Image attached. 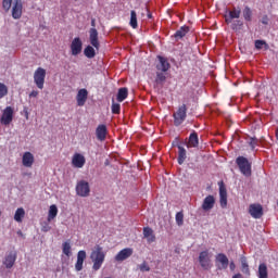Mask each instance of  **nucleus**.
I'll list each match as a JSON object with an SVG mask.
<instances>
[{
  "label": "nucleus",
  "instance_id": "f257e3e1",
  "mask_svg": "<svg viewBox=\"0 0 278 278\" xmlns=\"http://www.w3.org/2000/svg\"><path fill=\"white\" fill-rule=\"evenodd\" d=\"M2 8L4 12H10L12 14V18L18 21L23 16V0H3Z\"/></svg>",
  "mask_w": 278,
  "mask_h": 278
},
{
  "label": "nucleus",
  "instance_id": "f03ea898",
  "mask_svg": "<svg viewBox=\"0 0 278 278\" xmlns=\"http://www.w3.org/2000/svg\"><path fill=\"white\" fill-rule=\"evenodd\" d=\"M90 260L93 263L92 270H101V266L105 262V252L101 245H96L90 254Z\"/></svg>",
  "mask_w": 278,
  "mask_h": 278
},
{
  "label": "nucleus",
  "instance_id": "7ed1b4c3",
  "mask_svg": "<svg viewBox=\"0 0 278 278\" xmlns=\"http://www.w3.org/2000/svg\"><path fill=\"white\" fill-rule=\"evenodd\" d=\"M173 118L175 127L184 125V122L188 118V106L186 104L178 106L177 111L173 113Z\"/></svg>",
  "mask_w": 278,
  "mask_h": 278
},
{
  "label": "nucleus",
  "instance_id": "20e7f679",
  "mask_svg": "<svg viewBox=\"0 0 278 278\" xmlns=\"http://www.w3.org/2000/svg\"><path fill=\"white\" fill-rule=\"evenodd\" d=\"M236 164L239 167L240 173H242L244 177H251L252 170H251V162H249V159L244 156H238L236 159Z\"/></svg>",
  "mask_w": 278,
  "mask_h": 278
},
{
  "label": "nucleus",
  "instance_id": "39448f33",
  "mask_svg": "<svg viewBox=\"0 0 278 278\" xmlns=\"http://www.w3.org/2000/svg\"><path fill=\"white\" fill-rule=\"evenodd\" d=\"M198 262H199L201 268H203V270H211L212 269V256L210 255V251L204 250V251L200 252Z\"/></svg>",
  "mask_w": 278,
  "mask_h": 278
},
{
  "label": "nucleus",
  "instance_id": "423d86ee",
  "mask_svg": "<svg viewBox=\"0 0 278 278\" xmlns=\"http://www.w3.org/2000/svg\"><path fill=\"white\" fill-rule=\"evenodd\" d=\"M89 40L90 45L94 47V49H99V31L97 30V20L93 17L91 18V28L89 29Z\"/></svg>",
  "mask_w": 278,
  "mask_h": 278
},
{
  "label": "nucleus",
  "instance_id": "0eeeda50",
  "mask_svg": "<svg viewBox=\"0 0 278 278\" xmlns=\"http://www.w3.org/2000/svg\"><path fill=\"white\" fill-rule=\"evenodd\" d=\"M47 77V70L42 67H38L34 73V81L39 88V90H42L45 88V79Z\"/></svg>",
  "mask_w": 278,
  "mask_h": 278
},
{
  "label": "nucleus",
  "instance_id": "6e6552de",
  "mask_svg": "<svg viewBox=\"0 0 278 278\" xmlns=\"http://www.w3.org/2000/svg\"><path fill=\"white\" fill-rule=\"evenodd\" d=\"M12 121H14V109L12 106H7L2 112L0 123L1 125L8 126Z\"/></svg>",
  "mask_w": 278,
  "mask_h": 278
},
{
  "label": "nucleus",
  "instance_id": "1a4fd4ad",
  "mask_svg": "<svg viewBox=\"0 0 278 278\" xmlns=\"http://www.w3.org/2000/svg\"><path fill=\"white\" fill-rule=\"evenodd\" d=\"M76 193L78 197H89L90 195V184L86 180H80L76 185Z\"/></svg>",
  "mask_w": 278,
  "mask_h": 278
},
{
  "label": "nucleus",
  "instance_id": "9d476101",
  "mask_svg": "<svg viewBox=\"0 0 278 278\" xmlns=\"http://www.w3.org/2000/svg\"><path fill=\"white\" fill-rule=\"evenodd\" d=\"M249 214L252 218H262L264 216V207H262V204H250Z\"/></svg>",
  "mask_w": 278,
  "mask_h": 278
},
{
  "label": "nucleus",
  "instance_id": "9b49d317",
  "mask_svg": "<svg viewBox=\"0 0 278 278\" xmlns=\"http://www.w3.org/2000/svg\"><path fill=\"white\" fill-rule=\"evenodd\" d=\"M72 55H79L81 53V49H84V42H81V38L76 37L72 40L71 43Z\"/></svg>",
  "mask_w": 278,
  "mask_h": 278
},
{
  "label": "nucleus",
  "instance_id": "f8f14e48",
  "mask_svg": "<svg viewBox=\"0 0 278 278\" xmlns=\"http://www.w3.org/2000/svg\"><path fill=\"white\" fill-rule=\"evenodd\" d=\"M159 62L155 65L156 71L168 73L170 71V63L164 56H157Z\"/></svg>",
  "mask_w": 278,
  "mask_h": 278
},
{
  "label": "nucleus",
  "instance_id": "ddd939ff",
  "mask_svg": "<svg viewBox=\"0 0 278 278\" xmlns=\"http://www.w3.org/2000/svg\"><path fill=\"white\" fill-rule=\"evenodd\" d=\"M216 264H220L222 266H218L219 270H227L229 267V258L225 253H219L215 256Z\"/></svg>",
  "mask_w": 278,
  "mask_h": 278
},
{
  "label": "nucleus",
  "instance_id": "4468645a",
  "mask_svg": "<svg viewBox=\"0 0 278 278\" xmlns=\"http://www.w3.org/2000/svg\"><path fill=\"white\" fill-rule=\"evenodd\" d=\"M131 255H134V249L125 248L116 254L115 261L116 262H125V260H129V257H131Z\"/></svg>",
  "mask_w": 278,
  "mask_h": 278
},
{
  "label": "nucleus",
  "instance_id": "2eb2a0df",
  "mask_svg": "<svg viewBox=\"0 0 278 278\" xmlns=\"http://www.w3.org/2000/svg\"><path fill=\"white\" fill-rule=\"evenodd\" d=\"M86 165V156L80 153H75L72 157V166L74 168H84Z\"/></svg>",
  "mask_w": 278,
  "mask_h": 278
},
{
  "label": "nucleus",
  "instance_id": "dca6fc26",
  "mask_svg": "<svg viewBox=\"0 0 278 278\" xmlns=\"http://www.w3.org/2000/svg\"><path fill=\"white\" fill-rule=\"evenodd\" d=\"M173 147H177L178 149L177 160H178V164L181 166V164H184V162H186V159L188 157L186 148H184L179 141L173 142Z\"/></svg>",
  "mask_w": 278,
  "mask_h": 278
},
{
  "label": "nucleus",
  "instance_id": "f3484780",
  "mask_svg": "<svg viewBox=\"0 0 278 278\" xmlns=\"http://www.w3.org/2000/svg\"><path fill=\"white\" fill-rule=\"evenodd\" d=\"M219 203L223 210L227 207V188L225 187V184L223 181H220L219 184Z\"/></svg>",
  "mask_w": 278,
  "mask_h": 278
},
{
  "label": "nucleus",
  "instance_id": "a211bd4d",
  "mask_svg": "<svg viewBox=\"0 0 278 278\" xmlns=\"http://www.w3.org/2000/svg\"><path fill=\"white\" fill-rule=\"evenodd\" d=\"M96 136L100 142H104L108 138V126H105V124H100L96 129Z\"/></svg>",
  "mask_w": 278,
  "mask_h": 278
},
{
  "label": "nucleus",
  "instance_id": "6ab92c4d",
  "mask_svg": "<svg viewBox=\"0 0 278 278\" xmlns=\"http://www.w3.org/2000/svg\"><path fill=\"white\" fill-rule=\"evenodd\" d=\"M76 101L79 108H84V105H86V101H88V90L79 89L76 96Z\"/></svg>",
  "mask_w": 278,
  "mask_h": 278
},
{
  "label": "nucleus",
  "instance_id": "aec40b11",
  "mask_svg": "<svg viewBox=\"0 0 278 278\" xmlns=\"http://www.w3.org/2000/svg\"><path fill=\"white\" fill-rule=\"evenodd\" d=\"M84 262H86V251L80 250L77 253V261L75 264V269L77 270V273L84 270Z\"/></svg>",
  "mask_w": 278,
  "mask_h": 278
},
{
  "label": "nucleus",
  "instance_id": "412c9836",
  "mask_svg": "<svg viewBox=\"0 0 278 278\" xmlns=\"http://www.w3.org/2000/svg\"><path fill=\"white\" fill-rule=\"evenodd\" d=\"M215 204H216V199H214V195H207L202 203V210L204 212H210V210L214 208Z\"/></svg>",
  "mask_w": 278,
  "mask_h": 278
},
{
  "label": "nucleus",
  "instance_id": "4be33fe9",
  "mask_svg": "<svg viewBox=\"0 0 278 278\" xmlns=\"http://www.w3.org/2000/svg\"><path fill=\"white\" fill-rule=\"evenodd\" d=\"M240 14H242V11L233 8L231 11H228V15H225V22L229 25L232 23L233 18H240Z\"/></svg>",
  "mask_w": 278,
  "mask_h": 278
},
{
  "label": "nucleus",
  "instance_id": "5701e85b",
  "mask_svg": "<svg viewBox=\"0 0 278 278\" xmlns=\"http://www.w3.org/2000/svg\"><path fill=\"white\" fill-rule=\"evenodd\" d=\"M34 154L31 152H25L22 156V164L25 166V168H31L34 166Z\"/></svg>",
  "mask_w": 278,
  "mask_h": 278
},
{
  "label": "nucleus",
  "instance_id": "b1692460",
  "mask_svg": "<svg viewBox=\"0 0 278 278\" xmlns=\"http://www.w3.org/2000/svg\"><path fill=\"white\" fill-rule=\"evenodd\" d=\"M15 263H16V253L10 252L3 261V265L5 266V268H12Z\"/></svg>",
  "mask_w": 278,
  "mask_h": 278
},
{
  "label": "nucleus",
  "instance_id": "393cba45",
  "mask_svg": "<svg viewBox=\"0 0 278 278\" xmlns=\"http://www.w3.org/2000/svg\"><path fill=\"white\" fill-rule=\"evenodd\" d=\"M187 147L188 149H197L199 147V135L197 131L190 134Z\"/></svg>",
  "mask_w": 278,
  "mask_h": 278
},
{
  "label": "nucleus",
  "instance_id": "a878e982",
  "mask_svg": "<svg viewBox=\"0 0 278 278\" xmlns=\"http://www.w3.org/2000/svg\"><path fill=\"white\" fill-rule=\"evenodd\" d=\"M190 31V27L188 26H181L176 33L174 34V38L177 40H181V38H185L187 34Z\"/></svg>",
  "mask_w": 278,
  "mask_h": 278
},
{
  "label": "nucleus",
  "instance_id": "bb28decb",
  "mask_svg": "<svg viewBox=\"0 0 278 278\" xmlns=\"http://www.w3.org/2000/svg\"><path fill=\"white\" fill-rule=\"evenodd\" d=\"M127 97H129V89H127V87L119 88L117 92V101L123 103Z\"/></svg>",
  "mask_w": 278,
  "mask_h": 278
},
{
  "label": "nucleus",
  "instance_id": "cd10ccee",
  "mask_svg": "<svg viewBox=\"0 0 278 278\" xmlns=\"http://www.w3.org/2000/svg\"><path fill=\"white\" fill-rule=\"evenodd\" d=\"M258 278H268V266L266 263H261L258 265V271H257Z\"/></svg>",
  "mask_w": 278,
  "mask_h": 278
},
{
  "label": "nucleus",
  "instance_id": "c85d7f7f",
  "mask_svg": "<svg viewBox=\"0 0 278 278\" xmlns=\"http://www.w3.org/2000/svg\"><path fill=\"white\" fill-rule=\"evenodd\" d=\"M242 14L244 21H247L248 23H251V21H253V10H251L249 5L244 7Z\"/></svg>",
  "mask_w": 278,
  "mask_h": 278
},
{
  "label": "nucleus",
  "instance_id": "c756f323",
  "mask_svg": "<svg viewBox=\"0 0 278 278\" xmlns=\"http://www.w3.org/2000/svg\"><path fill=\"white\" fill-rule=\"evenodd\" d=\"M166 73L167 72L156 71L155 84L159 86H164V83L166 81Z\"/></svg>",
  "mask_w": 278,
  "mask_h": 278
},
{
  "label": "nucleus",
  "instance_id": "7c9ffc66",
  "mask_svg": "<svg viewBox=\"0 0 278 278\" xmlns=\"http://www.w3.org/2000/svg\"><path fill=\"white\" fill-rule=\"evenodd\" d=\"M143 237L147 238L148 242H153L155 240V235L153 233V229L149 227L143 228Z\"/></svg>",
  "mask_w": 278,
  "mask_h": 278
},
{
  "label": "nucleus",
  "instance_id": "2f4dec72",
  "mask_svg": "<svg viewBox=\"0 0 278 278\" xmlns=\"http://www.w3.org/2000/svg\"><path fill=\"white\" fill-rule=\"evenodd\" d=\"M241 271L248 277L251 276V269L249 268V263L244 256L241 257Z\"/></svg>",
  "mask_w": 278,
  "mask_h": 278
},
{
  "label": "nucleus",
  "instance_id": "473e14b6",
  "mask_svg": "<svg viewBox=\"0 0 278 278\" xmlns=\"http://www.w3.org/2000/svg\"><path fill=\"white\" fill-rule=\"evenodd\" d=\"M58 216V206L52 204L48 212V223H51Z\"/></svg>",
  "mask_w": 278,
  "mask_h": 278
},
{
  "label": "nucleus",
  "instance_id": "72a5a7b5",
  "mask_svg": "<svg viewBox=\"0 0 278 278\" xmlns=\"http://www.w3.org/2000/svg\"><path fill=\"white\" fill-rule=\"evenodd\" d=\"M23 218H25V208L20 207L15 211L14 220L16 223H23Z\"/></svg>",
  "mask_w": 278,
  "mask_h": 278
},
{
  "label": "nucleus",
  "instance_id": "f704fd0d",
  "mask_svg": "<svg viewBox=\"0 0 278 278\" xmlns=\"http://www.w3.org/2000/svg\"><path fill=\"white\" fill-rule=\"evenodd\" d=\"M130 27L132 29H138V15L136 14V11H130V22H129Z\"/></svg>",
  "mask_w": 278,
  "mask_h": 278
},
{
  "label": "nucleus",
  "instance_id": "c9c22d12",
  "mask_svg": "<svg viewBox=\"0 0 278 278\" xmlns=\"http://www.w3.org/2000/svg\"><path fill=\"white\" fill-rule=\"evenodd\" d=\"M84 53L86 58H89V60H92V58L97 55V52L94 51V48H92V46H87L84 50Z\"/></svg>",
  "mask_w": 278,
  "mask_h": 278
},
{
  "label": "nucleus",
  "instance_id": "e433bc0d",
  "mask_svg": "<svg viewBox=\"0 0 278 278\" xmlns=\"http://www.w3.org/2000/svg\"><path fill=\"white\" fill-rule=\"evenodd\" d=\"M255 49H265V51H268L270 49V46L266 43L265 40H255Z\"/></svg>",
  "mask_w": 278,
  "mask_h": 278
},
{
  "label": "nucleus",
  "instance_id": "4c0bfd02",
  "mask_svg": "<svg viewBox=\"0 0 278 278\" xmlns=\"http://www.w3.org/2000/svg\"><path fill=\"white\" fill-rule=\"evenodd\" d=\"M243 25L244 22H242L241 20L233 21L231 22V29H233L235 31H240Z\"/></svg>",
  "mask_w": 278,
  "mask_h": 278
},
{
  "label": "nucleus",
  "instance_id": "58836bf2",
  "mask_svg": "<svg viewBox=\"0 0 278 278\" xmlns=\"http://www.w3.org/2000/svg\"><path fill=\"white\" fill-rule=\"evenodd\" d=\"M62 251L64 255H66L67 257H71V241L63 242Z\"/></svg>",
  "mask_w": 278,
  "mask_h": 278
},
{
  "label": "nucleus",
  "instance_id": "ea45409f",
  "mask_svg": "<svg viewBox=\"0 0 278 278\" xmlns=\"http://www.w3.org/2000/svg\"><path fill=\"white\" fill-rule=\"evenodd\" d=\"M3 97H8V86H5L3 83H0V99H3Z\"/></svg>",
  "mask_w": 278,
  "mask_h": 278
},
{
  "label": "nucleus",
  "instance_id": "a19ab883",
  "mask_svg": "<svg viewBox=\"0 0 278 278\" xmlns=\"http://www.w3.org/2000/svg\"><path fill=\"white\" fill-rule=\"evenodd\" d=\"M176 224L178 225V227H181V225H184V212L182 211L176 213Z\"/></svg>",
  "mask_w": 278,
  "mask_h": 278
},
{
  "label": "nucleus",
  "instance_id": "79ce46f5",
  "mask_svg": "<svg viewBox=\"0 0 278 278\" xmlns=\"http://www.w3.org/2000/svg\"><path fill=\"white\" fill-rule=\"evenodd\" d=\"M111 110H112V114H121V104L113 102Z\"/></svg>",
  "mask_w": 278,
  "mask_h": 278
},
{
  "label": "nucleus",
  "instance_id": "37998d69",
  "mask_svg": "<svg viewBox=\"0 0 278 278\" xmlns=\"http://www.w3.org/2000/svg\"><path fill=\"white\" fill-rule=\"evenodd\" d=\"M139 269L141 270V273H149V270H151V267H149V265L147 264V262H143L140 266Z\"/></svg>",
  "mask_w": 278,
  "mask_h": 278
},
{
  "label": "nucleus",
  "instance_id": "c03bdc74",
  "mask_svg": "<svg viewBox=\"0 0 278 278\" xmlns=\"http://www.w3.org/2000/svg\"><path fill=\"white\" fill-rule=\"evenodd\" d=\"M257 138H251L250 147H252V149H255V147H257Z\"/></svg>",
  "mask_w": 278,
  "mask_h": 278
},
{
  "label": "nucleus",
  "instance_id": "a18cd8bd",
  "mask_svg": "<svg viewBox=\"0 0 278 278\" xmlns=\"http://www.w3.org/2000/svg\"><path fill=\"white\" fill-rule=\"evenodd\" d=\"M41 231H43L45 233H47V231H51V226H49V224H46L41 227Z\"/></svg>",
  "mask_w": 278,
  "mask_h": 278
},
{
  "label": "nucleus",
  "instance_id": "49530a36",
  "mask_svg": "<svg viewBox=\"0 0 278 278\" xmlns=\"http://www.w3.org/2000/svg\"><path fill=\"white\" fill-rule=\"evenodd\" d=\"M36 97H38V91L33 90V91L29 93V98H30V99H31V98L36 99Z\"/></svg>",
  "mask_w": 278,
  "mask_h": 278
},
{
  "label": "nucleus",
  "instance_id": "de8ad7c7",
  "mask_svg": "<svg viewBox=\"0 0 278 278\" xmlns=\"http://www.w3.org/2000/svg\"><path fill=\"white\" fill-rule=\"evenodd\" d=\"M229 268H230V270H232V271L236 270V263L230 262Z\"/></svg>",
  "mask_w": 278,
  "mask_h": 278
},
{
  "label": "nucleus",
  "instance_id": "09e8293b",
  "mask_svg": "<svg viewBox=\"0 0 278 278\" xmlns=\"http://www.w3.org/2000/svg\"><path fill=\"white\" fill-rule=\"evenodd\" d=\"M232 278H242V274H236L232 276Z\"/></svg>",
  "mask_w": 278,
  "mask_h": 278
},
{
  "label": "nucleus",
  "instance_id": "8fccbe9b",
  "mask_svg": "<svg viewBox=\"0 0 278 278\" xmlns=\"http://www.w3.org/2000/svg\"><path fill=\"white\" fill-rule=\"evenodd\" d=\"M148 18H153V14H151V12L148 11Z\"/></svg>",
  "mask_w": 278,
  "mask_h": 278
},
{
  "label": "nucleus",
  "instance_id": "3c124183",
  "mask_svg": "<svg viewBox=\"0 0 278 278\" xmlns=\"http://www.w3.org/2000/svg\"><path fill=\"white\" fill-rule=\"evenodd\" d=\"M263 24H264V25H267V22H266V21H263Z\"/></svg>",
  "mask_w": 278,
  "mask_h": 278
}]
</instances>
